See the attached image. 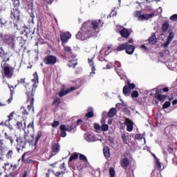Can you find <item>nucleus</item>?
I'll return each instance as SVG.
<instances>
[{"label": "nucleus", "instance_id": "obj_13", "mask_svg": "<svg viewBox=\"0 0 177 177\" xmlns=\"http://www.w3.org/2000/svg\"><path fill=\"white\" fill-rule=\"evenodd\" d=\"M174 32L172 30H169L167 41L163 44L164 48H167V46L171 44L172 39H174Z\"/></svg>", "mask_w": 177, "mask_h": 177}, {"label": "nucleus", "instance_id": "obj_18", "mask_svg": "<svg viewBox=\"0 0 177 177\" xmlns=\"http://www.w3.org/2000/svg\"><path fill=\"white\" fill-rule=\"evenodd\" d=\"M119 32L124 38H128V37H129V32L126 28H120Z\"/></svg>", "mask_w": 177, "mask_h": 177}, {"label": "nucleus", "instance_id": "obj_26", "mask_svg": "<svg viewBox=\"0 0 177 177\" xmlns=\"http://www.w3.org/2000/svg\"><path fill=\"white\" fill-rule=\"evenodd\" d=\"M149 44H151L152 45L156 44V42H157V37H156L155 33L151 34V36L149 39Z\"/></svg>", "mask_w": 177, "mask_h": 177}, {"label": "nucleus", "instance_id": "obj_19", "mask_svg": "<svg viewBox=\"0 0 177 177\" xmlns=\"http://www.w3.org/2000/svg\"><path fill=\"white\" fill-rule=\"evenodd\" d=\"M130 137L131 136H129V133H128L122 134V138L124 143H125V145H128L129 143Z\"/></svg>", "mask_w": 177, "mask_h": 177}, {"label": "nucleus", "instance_id": "obj_24", "mask_svg": "<svg viewBox=\"0 0 177 177\" xmlns=\"http://www.w3.org/2000/svg\"><path fill=\"white\" fill-rule=\"evenodd\" d=\"M12 17L15 19V20H19L20 19V12L18 10H15L12 13Z\"/></svg>", "mask_w": 177, "mask_h": 177}, {"label": "nucleus", "instance_id": "obj_63", "mask_svg": "<svg viewBox=\"0 0 177 177\" xmlns=\"http://www.w3.org/2000/svg\"><path fill=\"white\" fill-rule=\"evenodd\" d=\"M111 15V16H117V11L113 10Z\"/></svg>", "mask_w": 177, "mask_h": 177}, {"label": "nucleus", "instance_id": "obj_54", "mask_svg": "<svg viewBox=\"0 0 177 177\" xmlns=\"http://www.w3.org/2000/svg\"><path fill=\"white\" fill-rule=\"evenodd\" d=\"M15 114V112L11 113L9 115H8V120L9 121H12V120L13 119V115Z\"/></svg>", "mask_w": 177, "mask_h": 177}, {"label": "nucleus", "instance_id": "obj_3", "mask_svg": "<svg viewBox=\"0 0 177 177\" xmlns=\"http://www.w3.org/2000/svg\"><path fill=\"white\" fill-rule=\"evenodd\" d=\"M30 133V130L25 131V134L23 137H19L17 139V150H23L26 147V144L28 142L29 145H35L34 142V136L28 134Z\"/></svg>", "mask_w": 177, "mask_h": 177}, {"label": "nucleus", "instance_id": "obj_36", "mask_svg": "<svg viewBox=\"0 0 177 177\" xmlns=\"http://www.w3.org/2000/svg\"><path fill=\"white\" fill-rule=\"evenodd\" d=\"M78 158V153H73L71 154V157L69 158V161L71 162L73 160H77Z\"/></svg>", "mask_w": 177, "mask_h": 177}, {"label": "nucleus", "instance_id": "obj_50", "mask_svg": "<svg viewBox=\"0 0 177 177\" xmlns=\"http://www.w3.org/2000/svg\"><path fill=\"white\" fill-rule=\"evenodd\" d=\"M80 160H81L82 161H88V159H86V156L81 153L80 154Z\"/></svg>", "mask_w": 177, "mask_h": 177}, {"label": "nucleus", "instance_id": "obj_31", "mask_svg": "<svg viewBox=\"0 0 177 177\" xmlns=\"http://www.w3.org/2000/svg\"><path fill=\"white\" fill-rule=\"evenodd\" d=\"M169 28V23L168 21L164 22V24L162 26V30L164 32H167L168 31V29Z\"/></svg>", "mask_w": 177, "mask_h": 177}, {"label": "nucleus", "instance_id": "obj_30", "mask_svg": "<svg viewBox=\"0 0 177 177\" xmlns=\"http://www.w3.org/2000/svg\"><path fill=\"white\" fill-rule=\"evenodd\" d=\"M111 52V50L102 48L100 50V55L101 56H107Z\"/></svg>", "mask_w": 177, "mask_h": 177}, {"label": "nucleus", "instance_id": "obj_43", "mask_svg": "<svg viewBox=\"0 0 177 177\" xmlns=\"http://www.w3.org/2000/svg\"><path fill=\"white\" fill-rule=\"evenodd\" d=\"M64 52L66 53H71V47L66 46L64 47Z\"/></svg>", "mask_w": 177, "mask_h": 177}, {"label": "nucleus", "instance_id": "obj_25", "mask_svg": "<svg viewBox=\"0 0 177 177\" xmlns=\"http://www.w3.org/2000/svg\"><path fill=\"white\" fill-rule=\"evenodd\" d=\"M128 165H129V160H128V158H123L121 160V167L122 168H127Z\"/></svg>", "mask_w": 177, "mask_h": 177}, {"label": "nucleus", "instance_id": "obj_51", "mask_svg": "<svg viewBox=\"0 0 177 177\" xmlns=\"http://www.w3.org/2000/svg\"><path fill=\"white\" fill-rule=\"evenodd\" d=\"M59 124H60V122L59 121H54L52 124V127L53 128H56L57 127H59Z\"/></svg>", "mask_w": 177, "mask_h": 177}, {"label": "nucleus", "instance_id": "obj_11", "mask_svg": "<svg viewBox=\"0 0 177 177\" xmlns=\"http://www.w3.org/2000/svg\"><path fill=\"white\" fill-rule=\"evenodd\" d=\"M84 139L86 142H96V140H99L93 134H91L89 133H86L84 134Z\"/></svg>", "mask_w": 177, "mask_h": 177}, {"label": "nucleus", "instance_id": "obj_28", "mask_svg": "<svg viewBox=\"0 0 177 177\" xmlns=\"http://www.w3.org/2000/svg\"><path fill=\"white\" fill-rule=\"evenodd\" d=\"M123 94L124 96H129L131 95V89L127 86H124L123 88Z\"/></svg>", "mask_w": 177, "mask_h": 177}, {"label": "nucleus", "instance_id": "obj_1", "mask_svg": "<svg viewBox=\"0 0 177 177\" xmlns=\"http://www.w3.org/2000/svg\"><path fill=\"white\" fill-rule=\"evenodd\" d=\"M99 26L103 27V22L100 19L98 21H88L84 23L80 31L76 35V38L81 39V41L88 39L93 34H97L99 32Z\"/></svg>", "mask_w": 177, "mask_h": 177}, {"label": "nucleus", "instance_id": "obj_55", "mask_svg": "<svg viewBox=\"0 0 177 177\" xmlns=\"http://www.w3.org/2000/svg\"><path fill=\"white\" fill-rule=\"evenodd\" d=\"M136 139H138V140L143 139V136H142L140 134H136Z\"/></svg>", "mask_w": 177, "mask_h": 177}, {"label": "nucleus", "instance_id": "obj_12", "mask_svg": "<svg viewBox=\"0 0 177 177\" xmlns=\"http://www.w3.org/2000/svg\"><path fill=\"white\" fill-rule=\"evenodd\" d=\"M61 37V41L62 42H67V41H68V39H70V38H71V33H70L69 32H62L60 35Z\"/></svg>", "mask_w": 177, "mask_h": 177}, {"label": "nucleus", "instance_id": "obj_57", "mask_svg": "<svg viewBox=\"0 0 177 177\" xmlns=\"http://www.w3.org/2000/svg\"><path fill=\"white\" fill-rule=\"evenodd\" d=\"M6 104H8V101H6V102H0V107H2L3 106H6Z\"/></svg>", "mask_w": 177, "mask_h": 177}, {"label": "nucleus", "instance_id": "obj_21", "mask_svg": "<svg viewBox=\"0 0 177 177\" xmlns=\"http://www.w3.org/2000/svg\"><path fill=\"white\" fill-rule=\"evenodd\" d=\"M60 136H62V138H66V136H67V133H66V131L67 130H66V124H62L60 126Z\"/></svg>", "mask_w": 177, "mask_h": 177}, {"label": "nucleus", "instance_id": "obj_5", "mask_svg": "<svg viewBox=\"0 0 177 177\" xmlns=\"http://www.w3.org/2000/svg\"><path fill=\"white\" fill-rule=\"evenodd\" d=\"M28 115V111L24 107H21V109L15 113V116L21 120H26Z\"/></svg>", "mask_w": 177, "mask_h": 177}, {"label": "nucleus", "instance_id": "obj_49", "mask_svg": "<svg viewBox=\"0 0 177 177\" xmlns=\"http://www.w3.org/2000/svg\"><path fill=\"white\" fill-rule=\"evenodd\" d=\"M63 174H66V169H64V171H62V173L57 172L55 176L63 177Z\"/></svg>", "mask_w": 177, "mask_h": 177}, {"label": "nucleus", "instance_id": "obj_62", "mask_svg": "<svg viewBox=\"0 0 177 177\" xmlns=\"http://www.w3.org/2000/svg\"><path fill=\"white\" fill-rule=\"evenodd\" d=\"M82 120L81 119H79L77 121V125H81V124H82Z\"/></svg>", "mask_w": 177, "mask_h": 177}, {"label": "nucleus", "instance_id": "obj_32", "mask_svg": "<svg viewBox=\"0 0 177 177\" xmlns=\"http://www.w3.org/2000/svg\"><path fill=\"white\" fill-rule=\"evenodd\" d=\"M104 154L106 158H109V157H110V149H109V147H104Z\"/></svg>", "mask_w": 177, "mask_h": 177}, {"label": "nucleus", "instance_id": "obj_29", "mask_svg": "<svg viewBox=\"0 0 177 177\" xmlns=\"http://www.w3.org/2000/svg\"><path fill=\"white\" fill-rule=\"evenodd\" d=\"M153 156L155 158V167L157 168V169H161V163H160V161L158 160V158L156 157V155H153Z\"/></svg>", "mask_w": 177, "mask_h": 177}, {"label": "nucleus", "instance_id": "obj_48", "mask_svg": "<svg viewBox=\"0 0 177 177\" xmlns=\"http://www.w3.org/2000/svg\"><path fill=\"white\" fill-rule=\"evenodd\" d=\"M171 21H177V14H174L170 17Z\"/></svg>", "mask_w": 177, "mask_h": 177}, {"label": "nucleus", "instance_id": "obj_2", "mask_svg": "<svg viewBox=\"0 0 177 177\" xmlns=\"http://www.w3.org/2000/svg\"><path fill=\"white\" fill-rule=\"evenodd\" d=\"M34 78L32 80V86L26 84L25 87L26 89V95L28 96V103H30V105H28V109L32 110L34 113V93L37 91L38 87V84H39V80L38 79V73L37 72L33 75Z\"/></svg>", "mask_w": 177, "mask_h": 177}, {"label": "nucleus", "instance_id": "obj_7", "mask_svg": "<svg viewBox=\"0 0 177 177\" xmlns=\"http://www.w3.org/2000/svg\"><path fill=\"white\" fill-rule=\"evenodd\" d=\"M57 62V59L53 55L46 56L44 59V63H46V64H56Z\"/></svg>", "mask_w": 177, "mask_h": 177}, {"label": "nucleus", "instance_id": "obj_34", "mask_svg": "<svg viewBox=\"0 0 177 177\" xmlns=\"http://www.w3.org/2000/svg\"><path fill=\"white\" fill-rule=\"evenodd\" d=\"M86 117H87V118H92V117H93V108H88V113L86 115Z\"/></svg>", "mask_w": 177, "mask_h": 177}, {"label": "nucleus", "instance_id": "obj_61", "mask_svg": "<svg viewBox=\"0 0 177 177\" xmlns=\"http://www.w3.org/2000/svg\"><path fill=\"white\" fill-rule=\"evenodd\" d=\"M119 99H120V102H122L123 106H127V103L124 102L122 99H121V96L118 95Z\"/></svg>", "mask_w": 177, "mask_h": 177}, {"label": "nucleus", "instance_id": "obj_6", "mask_svg": "<svg viewBox=\"0 0 177 177\" xmlns=\"http://www.w3.org/2000/svg\"><path fill=\"white\" fill-rule=\"evenodd\" d=\"M17 121V128L19 129V131H26V124L27 121L26 119H20L18 118H15Z\"/></svg>", "mask_w": 177, "mask_h": 177}, {"label": "nucleus", "instance_id": "obj_38", "mask_svg": "<svg viewBox=\"0 0 177 177\" xmlns=\"http://www.w3.org/2000/svg\"><path fill=\"white\" fill-rule=\"evenodd\" d=\"M41 136H42V133H41V131H39L35 138V146H36L37 143H38V140L41 139Z\"/></svg>", "mask_w": 177, "mask_h": 177}, {"label": "nucleus", "instance_id": "obj_8", "mask_svg": "<svg viewBox=\"0 0 177 177\" xmlns=\"http://www.w3.org/2000/svg\"><path fill=\"white\" fill-rule=\"evenodd\" d=\"M88 64L91 67V72L90 73V75L91 77H93V75H95V71H96V68H95V62H93V60H95V55L91 58H88Z\"/></svg>", "mask_w": 177, "mask_h": 177}, {"label": "nucleus", "instance_id": "obj_58", "mask_svg": "<svg viewBox=\"0 0 177 177\" xmlns=\"http://www.w3.org/2000/svg\"><path fill=\"white\" fill-rule=\"evenodd\" d=\"M17 165H11V168L12 169V171H15V169H17Z\"/></svg>", "mask_w": 177, "mask_h": 177}, {"label": "nucleus", "instance_id": "obj_15", "mask_svg": "<svg viewBox=\"0 0 177 177\" xmlns=\"http://www.w3.org/2000/svg\"><path fill=\"white\" fill-rule=\"evenodd\" d=\"M52 156H56L60 151V145L59 143H55L52 147Z\"/></svg>", "mask_w": 177, "mask_h": 177}, {"label": "nucleus", "instance_id": "obj_56", "mask_svg": "<svg viewBox=\"0 0 177 177\" xmlns=\"http://www.w3.org/2000/svg\"><path fill=\"white\" fill-rule=\"evenodd\" d=\"M4 125H6V127H10V120H6L4 123Z\"/></svg>", "mask_w": 177, "mask_h": 177}, {"label": "nucleus", "instance_id": "obj_27", "mask_svg": "<svg viewBox=\"0 0 177 177\" xmlns=\"http://www.w3.org/2000/svg\"><path fill=\"white\" fill-rule=\"evenodd\" d=\"M102 130L104 132L109 131V125L106 124V120L104 118H102Z\"/></svg>", "mask_w": 177, "mask_h": 177}, {"label": "nucleus", "instance_id": "obj_59", "mask_svg": "<svg viewBox=\"0 0 177 177\" xmlns=\"http://www.w3.org/2000/svg\"><path fill=\"white\" fill-rule=\"evenodd\" d=\"M114 65H113L112 63H109L107 65H106V68H111Z\"/></svg>", "mask_w": 177, "mask_h": 177}, {"label": "nucleus", "instance_id": "obj_10", "mask_svg": "<svg viewBox=\"0 0 177 177\" xmlns=\"http://www.w3.org/2000/svg\"><path fill=\"white\" fill-rule=\"evenodd\" d=\"M8 151V147L3 146V140L0 139V160H3V156Z\"/></svg>", "mask_w": 177, "mask_h": 177}, {"label": "nucleus", "instance_id": "obj_14", "mask_svg": "<svg viewBox=\"0 0 177 177\" xmlns=\"http://www.w3.org/2000/svg\"><path fill=\"white\" fill-rule=\"evenodd\" d=\"M152 92H155V97H156L158 100H160V102H164L165 100V97H167V95L158 94V89H153L152 90Z\"/></svg>", "mask_w": 177, "mask_h": 177}, {"label": "nucleus", "instance_id": "obj_39", "mask_svg": "<svg viewBox=\"0 0 177 177\" xmlns=\"http://www.w3.org/2000/svg\"><path fill=\"white\" fill-rule=\"evenodd\" d=\"M109 175L111 177L115 176V170L114 169V168L113 167L109 168Z\"/></svg>", "mask_w": 177, "mask_h": 177}, {"label": "nucleus", "instance_id": "obj_41", "mask_svg": "<svg viewBox=\"0 0 177 177\" xmlns=\"http://www.w3.org/2000/svg\"><path fill=\"white\" fill-rule=\"evenodd\" d=\"M4 171H9L11 168V165L10 163H5L4 166L3 167Z\"/></svg>", "mask_w": 177, "mask_h": 177}, {"label": "nucleus", "instance_id": "obj_52", "mask_svg": "<svg viewBox=\"0 0 177 177\" xmlns=\"http://www.w3.org/2000/svg\"><path fill=\"white\" fill-rule=\"evenodd\" d=\"M28 129H31V131L34 130V122L30 123L28 127H27Z\"/></svg>", "mask_w": 177, "mask_h": 177}, {"label": "nucleus", "instance_id": "obj_46", "mask_svg": "<svg viewBox=\"0 0 177 177\" xmlns=\"http://www.w3.org/2000/svg\"><path fill=\"white\" fill-rule=\"evenodd\" d=\"M171 106V102L169 101L165 102L163 104L162 107L163 109H168Z\"/></svg>", "mask_w": 177, "mask_h": 177}, {"label": "nucleus", "instance_id": "obj_37", "mask_svg": "<svg viewBox=\"0 0 177 177\" xmlns=\"http://www.w3.org/2000/svg\"><path fill=\"white\" fill-rule=\"evenodd\" d=\"M13 156V150L10 149L9 150L7 153L6 154V158H8V160L12 158V156Z\"/></svg>", "mask_w": 177, "mask_h": 177}, {"label": "nucleus", "instance_id": "obj_4", "mask_svg": "<svg viewBox=\"0 0 177 177\" xmlns=\"http://www.w3.org/2000/svg\"><path fill=\"white\" fill-rule=\"evenodd\" d=\"M135 17L138 18V20L139 21H142L143 20H149V19H151V17H153L154 14H142V11H136L134 12Z\"/></svg>", "mask_w": 177, "mask_h": 177}, {"label": "nucleus", "instance_id": "obj_16", "mask_svg": "<svg viewBox=\"0 0 177 177\" xmlns=\"http://www.w3.org/2000/svg\"><path fill=\"white\" fill-rule=\"evenodd\" d=\"M124 124L127 125V131L129 132H132L133 129V122L132 121H131V120L129 119H126Z\"/></svg>", "mask_w": 177, "mask_h": 177}, {"label": "nucleus", "instance_id": "obj_17", "mask_svg": "<svg viewBox=\"0 0 177 177\" xmlns=\"http://www.w3.org/2000/svg\"><path fill=\"white\" fill-rule=\"evenodd\" d=\"M133 52H135V46L127 43L126 46V53L133 55Z\"/></svg>", "mask_w": 177, "mask_h": 177}, {"label": "nucleus", "instance_id": "obj_53", "mask_svg": "<svg viewBox=\"0 0 177 177\" xmlns=\"http://www.w3.org/2000/svg\"><path fill=\"white\" fill-rule=\"evenodd\" d=\"M94 128L95 129L99 132V131H100V125L97 124H94Z\"/></svg>", "mask_w": 177, "mask_h": 177}, {"label": "nucleus", "instance_id": "obj_22", "mask_svg": "<svg viewBox=\"0 0 177 177\" xmlns=\"http://www.w3.org/2000/svg\"><path fill=\"white\" fill-rule=\"evenodd\" d=\"M68 67H73V68H75L77 66V59L73 58V59H70L68 63Z\"/></svg>", "mask_w": 177, "mask_h": 177}, {"label": "nucleus", "instance_id": "obj_44", "mask_svg": "<svg viewBox=\"0 0 177 177\" xmlns=\"http://www.w3.org/2000/svg\"><path fill=\"white\" fill-rule=\"evenodd\" d=\"M139 97V93L136 91H133L131 93V97Z\"/></svg>", "mask_w": 177, "mask_h": 177}, {"label": "nucleus", "instance_id": "obj_33", "mask_svg": "<svg viewBox=\"0 0 177 177\" xmlns=\"http://www.w3.org/2000/svg\"><path fill=\"white\" fill-rule=\"evenodd\" d=\"M117 113V110L114 108H112L110 109L109 113H108V116L111 118L113 117H114V115H115V113Z\"/></svg>", "mask_w": 177, "mask_h": 177}, {"label": "nucleus", "instance_id": "obj_9", "mask_svg": "<svg viewBox=\"0 0 177 177\" xmlns=\"http://www.w3.org/2000/svg\"><path fill=\"white\" fill-rule=\"evenodd\" d=\"M77 89V87H71L70 88H66V90L64 88H62L59 93L58 95L59 97H63V96H65V95H67L68 93H70V92H73V91H75Z\"/></svg>", "mask_w": 177, "mask_h": 177}, {"label": "nucleus", "instance_id": "obj_47", "mask_svg": "<svg viewBox=\"0 0 177 177\" xmlns=\"http://www.w3.org/2000/svg\"><path fill=\"white\" fill-rule=\"evenodd\" d=\"M53 104H56L57 106H59V104H60V98L59 97L55 98L54 100Z\"/></svg>", "mask_w": 177, "mask_h": 177}, {"label": "nucleus", "instance_id": "obj_23", "mask_svg": "<svg viewBox=\"0 0 177 177\" xmlns=\"http://www.w3.org/2000/svg\"><path fill=\"white\" fill-rule=\"evenodd\" d=\"M8 88L11 92V97L10 98H9L8 100H7V103L8 104H10V103H12V100H13V90L15 89V88H13V86H10L8 84Z\"/></svg>", "mask_w": 177, "mask_h": 177}, {"label": "nucleus", "instance_id": "obj_64", "mask_svg": "<svg viewBox=\"0 0 177 177\" xmlns=\"http://www.w3.org/2000/svg\"><path fill=\"white\" fill-rule=\"evenodd\" d=\"M141 49H144V50H147V48L145 45L141 46Z\"/></svg>", "mask_w": 177, "mask_h": 177}, {"label": "nucleus", "instance_id": "obj_35", "mask_svg": "<svg viewBox=\"0 0 177 177\" xmlns=\"http://www.w3.org/2000/svg\"><path fill=\"white\" fill-rule=\"evenodd\" d=\"M127 43H124V44H120L118 47L117 50H118V52H120L121 50H124V49L127 48Z\"/></svg>", "mask_w": 177, "mask_h": 177}, {"label": "nucleus", "instance_id": "obj_60", "mask_svg": "<svg viewBox=\"0 0 177 177\" xmlns=\"http://www.w3.org/2000/svg\"><path fill=\"white\" fill-rule=\"evenodd\" d=\"M19 84H24L26 82V79H21L20 80H18Z\"/></svg>", "mask_w": 177, "mask_h": 177}, {"label": "nucleus", "instance_id": "obj_45", "mask_svg": "<svg viewBox=\"0 0 177 177\" xmlns=\"http://www.w3.org/2000/svg\"><path fill=\"white\" fill-rule=\"evenodd\" d=\"M128 84V86H129V88L131 90V89H135V88L136 87V85H135V84L133 83H129V82H127Z\"/></svg>", "mask_w": 177, "mask_h": 177}, {"label": "nucleus", "instance_id": "obj_40", "mask_svg": "<svg viewBox=\"0 0 177 177\" xmlns=\"http://www.w3.org/2000/svg\"><path fill=\"white\" fill-rule=\"evenodd\" d=\"M66 131L68 132H71V131H74V125L68 124L67 127H66Z\"/></svg>", "mask_w": 177, "mask_h": 177}, {"label": "nucleus", "instance_id": "obj_20", "mask_svg": "<svg viewBox=\"0 0 177 177\" xmlns=\"http://www.w3.org/2000/svg\"><path fill=\"white\" fill-rule=\"evenodd\" d=\"M4 74L7 78H12V72H10V68L9 66L4 67Z\"/></svg>", "mask_w": 177, "mask_h": 177}, {"label": "nucleus", "instance_id": "obj_42", "mask_svg": "<svg viewBox=\"0 0 177 177\" xmlns=\"http://www.w3.org/2000/svg\"><path fill=\"white\" fill-rule=\"evenodd\" d=\"M5 136L6 138V139H8V140H10V143L11 145L13 144V138H12V136L8 134V133H5Z\"/></svg>", "mask_w": 177, "mask_h": 177}]
</instances>
